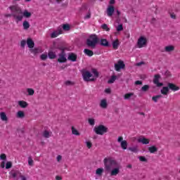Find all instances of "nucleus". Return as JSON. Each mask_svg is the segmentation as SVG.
Wrapping results in <instances>:
<instances>
[{"label": "nucleus", "mask_w": 180, "mask_h": 180, "mask_svg": "<svg viewBox=\"0 0 180 180\" xmlns=\"http://www.w3.org/2000/svg\"><path fill=\"white\" fill-rule=\"evenodd\" d=\"M104 167L110 176H117L120 174L122 166L116 160L112 158H105L103 160Z\"/></svg>", "instance_id": "1"}, {"label": "nucleus", "mask_w": 180, "mask_h": 180, "mask_svg": "<svg viewBox=\"0 0 180 180\" xmlns=\"http://www.w3.org/2000/svg\"><path fill=\"white\" fill-rule=\"evenodd\" d=\"M8 11H10L11 14H8L7 16H13L16 22H22L23 18L26 19H30V18H32V12L27 9H25L22 11V8L18 5L10 6L8 8Z\"/></svg>", "instance_id": "2"}, {"label": "nucleus", "mask_w": 180, "mask_h": 180, "mask_svg": "<svg viewBox=\"0 0 180 180\" xmlns=\"http://www.w3.org/2000/svg\"><path fill=\"white\" fill-rule=\"evenodd\" d=\"M84 81L89 82L91 81H95L98 77H99V72L96 69H93L91 72L85 71L82 73Z\"/></svg>", "instance_id": "3"}, {"label": "nucleus", "mask_w": 180, "mask_h": 180, "mask_svg": "<svg viewBox=\"0 0 180 180\" xmlns=\"http://www.w3.org/2000/svg\"><path fill=\"white\" fill-rule=\"evenodd\" d=\"M148 44V38L146 35L140 36L136 41L137 49H144Z\"/></svg>", "instance_id": "4"}, {"label": "nucleus", "mask_w": 180, "mask_h": 180, "mask_svg": "<svg viewBox=\"0 0 180 180\" xmlns=\"http://www.w3.org/2000/svg\"><path fill=\"white\" fill-rule=\"evenodd\" d=\"M94 131L98 136H103L108 131V127L103 124H99L94 128Z\"/></svg>", "instance_id": "5"}, {"label": "nucleus", "mask_w": 180, "mask_h": 180, "mask_svg": "<svg viewBox=\"0 0 180 180\" xmlns=\"http://www.w3.org/2000/svg\"><path fill=\"white\" fill-rule=\"evenodd\" d=\"M98 37L95 34H91L89 36V39H87V45L89 47H95L98 41Z\"/></svg>", "instance_id": "6"}, {"label": "nucleus", "mask_w": 180, "mask_h": 180, "mask_svg": "<svg viewBox=\"0 0 180 180\" xmlns=\"http://www.w3.org/2000/svg\"><path fill=\"white\" fill-rule=\"evenodd\" d=\"M117 142L120 143V147L122 150H127V141L123 140L122 136H119L117 139Z\"/></svg>", "instance_id": "7"}, {"label": "nucleus", "mask_w": 180, "mask_h": 180, "mask_svg": "<svg viewBox=\"0 0 180 180\" xmlns=\"http://www.w3.org/2000/svg\"><path fill=\"white\" fill-rule=\"evenodd\" d=\"M126 65H124V62L123 60H118L117 63L115 64V68L116 71H120V70H123Z\"/></svg>", "instance_id": "8"}, {"label": "nucleus", "mask_w": 180, "mask_h": 180, "mask_svg": "<svg viewBox=\"0 0 180 180\" xmlns=\"http://www.w3.org/2000/svg\"><path fill=\"white\" fill-rule=\"evenodd\" d=\"M163 51L165 53H171L175 51V46H174V45H167V46H165Z\"/></svg>", "instance_id": "9"}, {"label": "nucleus", "mask_w": 180, "mask_h": 180, "mask_svg": "<svg viewBox=\"0 0 180 180\" xmlns=\"http://www.w3.org/2000/svg\"><path fill=\"white\" fill-rule=\"evenodd\" d=\"M138 143H141V144H150V139L144 137V136H140L137 139Z\"/></svg>", "instance_id": "10"}, {"label": "nucleus", "mask_w": 180, "mask_h": 180, "mask_svg": "<svg viewBox=\"0 0 180 180\" xmlns=\"http://www.w3.org/2000/svg\"><path fill=\"white\" fill-rule=\"evenodd\" d=\"M114 13H115V6H113V5H108L106 10V13L108 16L109 17L112 16Z\"/></svg>", "instance_id": "11"}, {"label": "nucleus", "mask_w": 180, "mask_h": 180, "mask_svg": "<svg viewBox=\"0 0 180 180\" xmlns=\"http://www.w3.org/2000/svg\"><path fill=\"white\" fill-rule=\"evenodd\" d=\"M58 61V63H65V61H67V56H65V53H64V51H62L59 54Z\"/></svg>", "instance_id": "12"}, {"label": "nucleus", "mask_w": 180, "mask_h": 180, "mask_svg": "<svg viewBox=\"0 0 180 180\" xmlns=\"http://www.w3.org/2000/svg\"><path fill=\"white\" fill-rule=\"evenodd\" d=\"M60 34H63V30L61 28H59L58 30L52 32L51 34V39H56V37H58Z\"/></svg>", "instance_id": "13"}, {"label": "nucleus", "mask_w": 180, "mask_h": 180, "mask_svg": "<svg viewBox=\"0 0 180 180\" xmlns=\"http://www.w3.org/2000/svg\"><path fill=\"white\" fill-rule=\"evenodd\" d=\"M167 86L169 89H171V91H173L174 92L176 91H179L180 88L179 86H176V84H172V83H169L167 84Z\"/></svg>", "instance_id": "14"}, {"label": "nucleus", "mask_w": 180, "mask_h": 180, "mask_svg": "<svg viewBox=\"0 0 180 180\" xmlns=\"http://www.w3.org/2000/svg\"><path fill=\"white\" fill-rule=\"evenodd\" d=\"M30 51L32 53V54H34V56H36V54H40V53H43V51L40 48H31Z\"/></svg>", "instance_id": "15"}, {"label": "nucleus", "mask_w": 180, "mask_h": 180, "mask_svg": "<svg viewBox=\"0 0 180 180\" xmlns=\"http://www.w3.org/2000/svg\"><path fill=\"white\" fill-rule=\"evenodd\" d=\"M18 105L20 106V108H22V109H26V108L29 106V103L25 101H18Z\"/></svg>", "instance_id": "16"}, {"label": "nucleus", "mask_w": 180, "mask_h": 180, "mask_svg": "<svg viewBox=\"0 0 180 180\" xmlns=\"http://www.w3.org/2000/svg\"><path fill=\"white\" fill-rule=\"evenodd\" d=\"M53 136V132L51 131L45 130L42 132V136L44 137V139H50Z\"/></svg>", "instance_id": "17"}, {"label": "nucleus", "mask_w": 180, "mask_h": 180, "mask_svg": "<svg viewBox=\"0 0 180 180\" xmlns=\"http://www.w3.org/2000/svg\"><path fill=\"white\" fill-rule=\"evenodd\" d=\"M153 82L157 86H162V83H160V75H155Z\"/></svg>", "instance_id": "18"}, {"label": "nucleus", "mask_w": 180, "mask_h": 180, "mask_svg": "<svg viewBox=\"0 0 180 180\" xmlns=\"http://www.w3.org/2000/svg\"><path fill=\"white\" fill-rule=\"evenodd\" d=\"M100 107H101L102 109H106V108H108V100L106 98L101 100Z\"/></svg>", "instance_id": "19"}, {"label": "nucleus", "mask_w": 180, "mask_h": 180, "mask_svg": "<svg viewBox=\"0 0 180 180\" xmlns=\"http://www.w3.org/2000/svg\"><path fill=\"white\" fill-rule=\"evenodd\" d=\"M134 96V93L129 92V93L125 94L123 98L124 101H130V99H131V98H133Z\"/></svg>", "instance_id": "20"}, {"label": "nucleus", "mask_w": 180, "mask_h": 180, "mask_svg": "<svg viewBox=\"0 0 180 180\" xmlns=\"http://www.w3.org/2000/svg\"><path fill=\"white\" fill-rule=\"evenodd\" d=\"M0 119L2 122H8V120H9L8 115H6V112H0Z\"/></svg>", "instance_id": "21"}, {"label": "nucleus", "mask_w": 180, "mask_h": 180, "mask_svg": "<svg viewBox=\"0 0 180 180\" xmlns=\"http://www.w3.org/2000/svg\"><path fill=\"white\" fill-rule=\"evenodd\" d=\"M77 54L73 53L68 54V59L70 61L75 62V61H77Z\"/></svg>", "instance_id": "22"}, {"label": "nucleus", "mask_w": 180, "mask_h": 180, "mask_svg": "<svg viewBox=\"0 0 180 180\" xmlns=\"http://www.w3.org/2000/svg\"><path fill=\"white\" fill-rule=\"evenodd\" d=\"M148 150L150 154H154L155 153H157L158 151V148H157L155 146H152L148 148Z\"/></svg>", "instance_id": "23"}, {"label": "nucleus", "mask_w": 180, "mask_h": 180, "mask_svg": "<svg viewBox=\"0 0 180 180\" xmlns=\"http://www.w3.org/2000/svg\"><path fill=\"white\" fill-rule=\"evenodd\" d=\"M25 112L22 110H19L16 113V117L17 119H25Z\"/></svg>", "instance_id": "24"}, {"label": "nucleus", "mask_w": 180, "mask_h": 180, "mask_svg": "<svg viewBox=\"0 0 180 180\" xmlns=\"http://www.w3.org/2000/svg\"><path fill=\"white\" fill-rule=\"evenodd\" d=\"M161 94L162 95H168V93L169 92V87L167 86H164L160 90Z\"/></svg>", "instance_id": "25"}, {"label": "nucleus", "mask_w": 180, "mask_h": 180, "mask_svg": "<svg viewBox=\"0 0 180 180\" xmlns=\"http://www.w3.org/2000/svg\"><path fill=\"white\" fill-rule=\"evenodd\" d=\"M27 44L30 49V50L31 49H33V47H34V42L33 41V40H32V39H28L27 40Z\"/></svg>", "instance_id": "26"}, {"label": "nucleus", "mask_w": 180, "mask_h": 180, "mask_svg": "<svg viewBox=\"0 0 180 180\" xmlns=\"http://www.w3.org/2000/svg\"><path fill=\"white\" fill-rule=\"evenodd\" d=\"M120 45V43L119 42V39H116L114 41H112V49H114V50H117V49H119Z\"/></svg>", "instance_id": "27"}, {"label": "nucleus", "mask_w": 180, "mask_h": 180, "mask_svg": "<svg viewBox=\"0 0 180 180\" xmlns=\"http://www.w3.org/2000/svg\"><path fill=\"white\" fill-rule=\"evenodd\" d=\"M104 171L105 169L103 167L98 168L96 170V175H97L98 176H102Z\"/></svg>", "instance_id": "28"}, {"label": "nucleus", "mask_w": 180, "mask_h": 180, "mask_svg": "<svg viewBox=\"0 0 180 180\" xmlns=\"http://www.w3.org/2000/svg\"><path fill=\"white\" fill-rule=\"evenodd\" d=\"M22 27L24 30H28V29L30 27V23H29L27 20L23 21Z\"/></svg>", "instance_id": "29"}, {"label": "nucleus", "mask_w": 180, "mask_h": 180, "mask_svg": "<svg viewBox=\"0 0 180 180\" xmlns=\"http://www.w3.org/2000/svg\"><path fill=\"white\" fill-rule=\"evenodd\" d=\"M72 134L74 136H81V133H79V131L75 127H72Z\"/></svg>", "instance_id": "30"}, {"label": "nucleus", "mask_w": 180, "mask_h": 180, "mask_svg": "<svg viewBox=\"0 0 180 180\" xmlns=\"http://www.w3.org/2000/svg\"><path fill=\"white\" fill-rule=\"evenodd\" d=\"M84 53L86 56H89V57H92V56H94V51L89 49H84Z\"/></svg>", "instance_id": "31"}, {"label": "nucleus", "mask_w": 180, "mask_h": 180, "mask_svg": "<svg viewBox=\"0 0 180 180\" xmlns=\"http://www.w3.org/2000/svg\"><path fill=\"white\" fill-rule=\"evenodd\" d=\"M101 46H104L105 47H108L109 46V42L105 39H103L100 41Z\"/></svg>", "instance_id": "32"}, {"label": "nucleus", "mask_w": 180, "mask_h": 180, "mask_svg": "<svg viewBox=\"0 0 180 180\" xmlns=\"http://www.w3.org/2000/svg\"><path fill=\"white\" fill-rule=\"evenodd\" d=\"M10 175L11 178H16L18 175H19V172L18 171H11L10 172Z\"/></svg>", "instance_id": "33"}, {"label": "nucleus", "mask_w": 180, "mask_h": 180, "mask_svg": "<svg viewBox=\"0 0 180 180\" xmlns=\"http://www.w3.org/2000/svg\"><path fill=\"white\" fill-rule=\"evenodd\" d=\"M49 58L53 60V58H56V53H54L53 51H49L48 53Z\"/></svg>", "instance_id": "34"}, {"label": "nucleus", "mask_w": 180, "mask_h": 180, "mask_svg": "<svg viewBox=\"0 0 180 180\" xmlns=\"http://www.w3.org/2000/svg\"><path fill=\"white\" fill-rule=\"evenodd\" d=\"M160 98H162V96L161 95L154 96L152 97V101H153V102L157 103V102H158V99H160Z\"/></svg>", "instance_id": "35"}, {"label": "nucleus", "mask_w": 180, "mask_h": 180, "mask_svg": "<svg viewBox=\"0 0 180 180\" xmlns=\"http://www.w3.org/2000/svg\"><path fill=\"white\" fill-rule=\"evenodd\" d=\"M129 151H131L132 153H137L139 151V148L137 146H132L129 148Z\"/></svg>", "instance_id": "36"}, {"label": "nucleus", "mask_w": 180, "mask_h": 180, "mask_svg": "<svg viewBox=\"0 0 180 180\" xmlns=\"http://www.w3.org/2000/svg\"><path fill=\"white\" fill-rule=\"evenodd\" d=\"M27 92L28 95H30V96L34 95V90L33 89H30V88L27 89Z\"/></svg>", "instance_id": "37"}, {"label": "nucleus", "mask_w": 180, "mask_h": 180, "mask_svg": "<svg viewBox=\"0 0 180 180\" xmlns=\"http://www.w3.org/2000/svg\"><path fill=\"white\" fill-rule=\"evenodd\" d=\"M116 78L117 77L113 75L111 77V78L110 79H108V84H113V82H115V81H116Z\"/></svg>", "instance_id": "38"}, {"label": "nucleus", "mask_w": 180, "mask_h": 180, "mask_svg": "<svg viewBox=\"0 0 180 180\" xmlns=\"http://www.w3.org/2000/svg\"><path fill=\"white\" fill-rule=\"evenodd\" d=\"M88 122H89V124H90V126H95V119L89 118Z\"/></svg>", "instance_id": "39"}, {"label": "nucleus", "mask_w": 180, "mask_h": 180, "mask_svg": "<svg viewBox=\"0 0 180 180\" xmlns=\"http://www.w3.org/2000/svg\"><path fill=\"white\" fill-rule=\"evenodd\" d=\"M85 144L87 148H92V142L91 141H86Z\"/></svg>", "instance_id": "40"}, {"label": "nucleus", "mask_w": 180, "mask_h": 180, "mask_svg": "<svg viewBox=\"0 0 180 180\" xmlns=\"http://www.w3.org/2000/svg\"><path fill=\"white\" fill-rule=\"evenodd\" d=\"M148 89H150V86H148V85H147V84L144 85V86H142V88H141V91H142L143 92H146V91H148Z\"/></svg>", "instance_id": "41"}, {"label": "nucleus", "mask_w": 180, "mask_h": 180, "mask_svg": "<svg viewBox=\"0 0 180 180\" xmlns=\"http://www.w3.org/2000/svg\"><path fill=\"white\" fill-rule=\"evenodd\" d=\"M33 164H34L33 158H32V157H29L28 158V165H30V167H33Z\"/></svg>", "instance_id": "42"}, {"label": "nucleus", "mask_w": 180, "mask_h": 180, "mask_svg": "<svg viewBox=\"0 0 180 180\" xmlns=\"http://www.w3.org/2000/svg\"><path fill=\"white\" fill-rule=\"evenodd\" d=\"M49 57V55H47V53H42L41 56H40V58L41 60H47V58Z\"/></svg>", "instance_id": "43"}, {"label": "nucleus", "mask_w": 180, "mask_h": 180, "mask_svg": "<svg viewBox=\"0 0 180 180\" xmlns=\"http://www.w3.org/2000/svg\"><path fill=\"white\" fill-rule=\"evenodd\" d=\"M139 160L141 162H147V158H146V157H144V156H139Z\"/></svg>", "instance_id": "44"}, {"label": "nucleus", "mask_w": 180, "mask_h": 180, "mask_svg": "<svg viewBox=\"0 0 180 180\" xmlns=\"http://www.w3.org/2000/svg\"><path fill=\"white\" fill-rule=\"evenodd\" d=\"M63 30H65V31L70 30V25H68V24L63 25Z\"/></svg>", "instance_id": "45"}, {"label": "nucleus", "mask_w": 180, "mask_h": 180, "mask_svg": "<svg viewBox=\"0 0 180 180\" xmlns=\"http://www.w3.org/2000/svg\"><path fill=\"white\" fill-rule=\"evenodd\" d=\"M9 168H12V162H7L6 163V169H9Z\"/></svg>", "instance_id": "46"}, {"label": "nucleus", "mask_w": 180, "mask_h": 180, "mask_svg": "<svg viewBox=\"0 0 180 180\" xmlns=\"http://www.w3.org/2000/svg\"><path fill=\"white\" fill-rule=\"evenodd\" d=\"M117 32H122L123 30V25L122 24L116 27Z\"/></svg>", "instance_id": "47"}, {"label": "nucleus", "mask_w": 180, "mask_h": 180, "mask_svg": "<svg viewBox=\"0 0 180 180\" xmlns=\"http://www.w3.org/2000/svg\"><path fill=\"white\" fill-rule=\"evenodd\" d=\"M102 29H103L104 30H106V32H109V27H108V25L106 24H103L102 25Z\"/></svg>", "instance_id": "48"}, {"label": "nucleus", "mask_w": 180, "mask_h": 180, "mask_svg": "<svg viewBox=\"0 0 180 180\" xmlns=\"http://www.w3.org/2000/svg\"><path fill=\"white\" fill-rule=\"evenodd\" d=\"M0 158L1 160H2L3 161H5L6 160V155H5V153H3L0 155Z\"/></svg>", "instance_id": "49"}, {"label": "nucleus", "mask_w": 180, "mask_h": 180, "mask_svg": "<svg viewBox=\"0 0 180 180\" xmlns=\"http://www.w3.org/2000/svg\"><path fill=\"white\" fill-rule=\"evenodd\" d=\"M61 160H63V156L58 155L56 157V161H58V162H61Z\"/></svg>", "instance_id": "50"}, {"label": "nucleus", "mask_w": 180, "mask_h": 180, "mask_svg": "<svg viewBox=\"0 0 180 180\" xmlns=\"http://www.w3.org/2000/svg\"><path fill=\"white\" fill-rule=\"evenodd\" d=\"M20 180H27L28 177L25 175H20Z\"/></svg>", "instance_id": "51"}, {"label": "nucleus", "mask_w": 180, "mask_h": 180, "mask_svg": "<svg viewBox=\"0 0 180 180\" xmlns=\"http://www.w3.org/2000/svg\"><path fill=\"white\" fill-rule=\"evenodd\" d=\"M65 85H68V86L74 85V82L66 81V82H65Z\"/></svg>", "instance_id": "52"}, {"label": "nucleus", "mask_w": 180, "mask_h": 180, "mask_svg": "<svg viewBox=\"0 0 180 180\" xmlns=\"http://www.w3.org/2000/svg\"><path fill=\"white\" fill-rule=\"evenodd\" d=\"M105 94H110V92H112V91L110 90V88H108V89H105Z\"/></svg>", "instance_id": "53"}, {"label": "nucleus", "mask_w": 180, "mask_h": 180, "mask_svg": "<svg viewBox=\"0 0 180 180\" xmlns=\"http://www.w3.org/2000/svg\"><path fill=\"white\" fill-rule=\"evenodd\" d=\"M25 46H26V41L25 40L21 41V46L25 47Z\"/></svg>", "instance_id": "54"}, {"label": "nucleus", "mask_w": 180, "mask_h": 180, "mask_svg": "<svg viewBox=\"0 0 180 180\" xmlns=\"http://www.w3.org/2000/svg\"><path fill=\"white\" fill-rule=\"evenodd\" d=\"M141 84H143V82L140 80H138V81L135 82L136 85H141Z\"/></svg>", "instance_id": "55"}, {"label": "nucleus", "mask_w": 180, "mask_h": 180, "mask_svg": "<svg viewBox=\"0 0 180 180\" xmlns=\"http://www.w3.org/2000/svg\"><path fill=\"white\" fill-rule=\"evenodd\" d=\"M0 167L1 168H5V161L1 162Z\"/></svg>", "instance_id": "56"}, {"label": "nucleus", "mask_w": 180, "mask_h": 180, "mask_svg": "<svg viewBox=\"0 0 180 180\" xmlns=\"http://www.w3.org/2000/svg\"><path fill=\"white\" fill-rule=\"evenodd\" d=\"M91 18V13H88L84 17L85 19H89Z\"/></svg>", "instance_id": "57"}, {"label": "nucleus", "mask_w": 180, "mask_h": 180, "mask_svg": "<svg viewBox=\"0 0 180 180\" xmlns=\"http://www.w3.org/2000/svg\"><path fill=\"white\" fill-rule=\"evenodd\" d=\"M56 180H62V179H63V177H61V176H56Z\"/></svg>", "instance_id": "58"}, {"label": "nucleus", "mask_w": 180, "mask_h": 180, "mask_svg": "<svg viewBox=\"0 0 180 180\" xmlns=\"http://www.w3.org/2000/svg\"><path fill=\"white\" fill-rule=\"evenodd\" d=\"M115 4V0H110V5Z\"/></svg>", "instance_id": "59"}, {"label": "nucleus", "mask_w": 180, "mask_h": 180, "mask_svg": "<svg viewBox=\"0 0 180 180\" xmlns=\"http://www.w3.org/2000/svg\"><path fill=\"white\" fill-rule=\"evenodd\" d=\"M172 19H175L176 16L175 14H171Z\"/></svg>", "instance_id": "60"}, {"label": "nucleus", "mask_w": 180, "mask_h": 180, "mask_svg": "<svg viewBox=\"0 0 180 180\" xmlns=\"http://www.w3.org/2000/svg\"><path fill=\"white\" fill-rule=\"evenodd\" d=\"M141 64H143V62L138 63H136V65L140 66V65H141Z\"/></svg>", "instance_id": "61"}, {"label": "nucleus", "mask_w": 180, "mask_h": 180, "mask_svg": "<svg viewBox=\"0 0 180 180\" xmlns=\"http://www.w3.org/2000/svg\"><path fill=\"white\" fill-rule=\"evenodd\" d=\"M127 168H131V165H128L127 166Z\"/></svg>", "instance_id": "62"}, {"label": "nucleus", "mask_w": 180, "mask_h": 180, "mask_svg": "<svg viewBox=\"0 0 180 180\" xmlns=\"http://www.w3.org/2000/svg\"><path fill=\"white\" fill-rule=\"evenodd\" d=\"M139 115H141V116H144V112H140Z\"/></svg>", "instance_id": "63"}, {"label": "nucleus", "mask_w": 180, "mask_h": 180, "mask_svg": "<svg viewBox=\"0 0 180 180\" xmlns=\"http://www.w3.org/2000/svg\"><path fill=\"white\" fill-rule=\"evenodd\" d=\"M25 2H30V1H32V0H25Z\"/></svg>", "instance_id": "64"}]
</instances>
